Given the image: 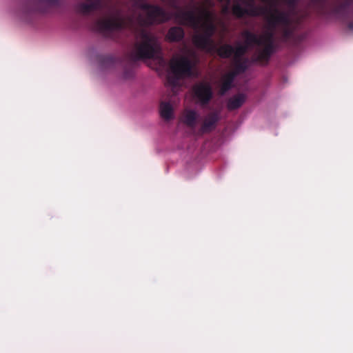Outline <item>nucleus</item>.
Segmentation results:
<instances>
[{
	"label": "nucleus",
	"instance_id": "f257e3e1",
	"mask_svg": "<svg viewBox=\"0 0 353 353\" xmlns=\"http://www.w3.org/2000/svg\"><path fill=\"white\" fill-rule=\"evenodd\" d=\"M309 6L319 16L334 17L343 21L353 18V0H335L330 5L327 0H310Z\"/></svg>",
	"mask_w": 353,
	"mask_h": 353
},
{
	"label": "nucleus",
	"instance_id": "f03ea898",
	"mask_svg": "<svg viewBox=\"0 0 353 353\" xmlns=\"http://www.w3.org/2000/svg\"><path fill=\"white\" fill-rule=\"evenodd\" d=\"M135 38L134 50L130 54L134 61L153 58L161 50L157 37L143 27L137 30Z\"/></svg>",
	"mask_w": 353,
	"mask_h": 353
},
{
	"label": "nucleus",
	"instance_id": "7ed1b4c3",
	"mask_svg": "<svg viewBox=\"0 0 353 353\" xmlns=\"http://www.w3.org/2000/svg\"><path fill=\"white\" fill-rule=\"evenodd\" d=\"M193 67L192 61L188 57H173L169 63L170 73L166 77L167 83L173 89L175 88L181 79L192 76Z\"/></svg>",
	"mask_w": 353,
	"mask_h": 353
},
{
	"label": "nucleus",
	"instance_id": "20e7f679",
	"mask_svg": "<svg viewBox=\"0 0 353 353\" xmlns=\"http://www.w3.org/2000/svg\"><path fill=\"white\" fill-rule=\"evenodd\" d=\"M138 7L145 12V17L139 16V20L141 26H150L161 24L170 19V14L163 8L143 1L139 0Z\"/></svg>",
	"mask_w": 353,
	"mask_h": 353
},
{
	"label": "nucleus",
	"instance_id": "39448f33",
	"mask_svg": "<svg viewBox=\"0 0 353 353\" xmlns=\"http://www.w3.org/2000/svg\"><path fill=\"white\" fill-rule=\"evenodd\" d=\"M232 14L237 19H242L245 16L258 17L265 16L268 18L274 13V9L267 7L256 6L255 0H240L236 1L231 8Z\"/></svg>",
	"mask_w": 353,
	"mask_h": 353
},
{
	"label": "nucleus",
	"instance_id": "423d86ee",
	"mask_svg": "<svg viewBox=\"0 0 353 353\" xmlns=\"http://www.w3.org/2000/svg\"><path fill=\"white\" fill-rule=\"evenodd\" d=\"M199 14H197L194 10H183L179 9L174 14L175 19L183 26L192 27L194 29L199 28L201 21H212V13L206 8H197Z\"/></svg>",
	"mask_w": 353,
	"mask_h": 353
},
{
	"label": "nucleus",
	"instance_id": "0eeeda50",
	"mask_svg": "<svg viewBox=\"0 0 353 353\" xmlns=\"http://www.w3.org/2000/svg\"><path fill=\"white\" fill-rule=\"evenodd\" d=\"M268 21L272 29L279 25L282 26L281 37L283 41H287L293 36L294 30L291 27L292 20L289 12L274 8V13L270 14Z\"/></svg>",
	"mask_w": 353,
	"mask_h": 353
},
{
	"label": "nucleus",
	"instance_id": "6e6552de",
	"mask_svg": "<svg viewBox=\"0 0 353 353\" xmlns=\"http://www.w3.org/2000/svg\"><path fill=\"white\" fill-rule=\"evenodd\" d=\"M199 28L202 29V32L193 37V43L198 48L210 51L213 48L212 37L215 33L216 26L212 21H209L203 22Z\"/></svg>",
	"mask_w": 353,
	"mask_h": 353
},
{
	"label": "nucleus",
	"instance_id": "1a4fd4ad",
	"mask_svg": "<svg viewBox=\"0 0 353 353\" xmlns=\"http://www.w3.org/2000/svg\"><path fill=\"white\" fill-rule=\"evenodd\" d=\"M97 26L101 32H112L123 29L125 27V20L118 13L114 17L98 20Z\"/></svg>",
	"mask_w": 353,
	"mask_h": 353
},
{
	"label": "nucleus",
	"instance_id": "9d476101",
	"mask_svg": "<svg viewBox=\"0 0 353 353\" xmlns=\"http://www.w3.org/2000/svg\"><path fill=\"white\" fill-rule=\"evenodd\" d=\"M77 4V10L83 15H88L91 12L102 10L106 8L108 0H85Z\"/></svg>",
	"mask_w": 353,
	"mask_h": 353
},
{
	"label": "nucleus",
	"instance_id": "9b49d317",
	"mask_svg": "<svg viewBox=\"0 0 353 353\" xmlns=\"http://www.w3.org/2000/svg\"><path fill=\"white\" fill-rule=\"evenodd\" d=\"M195 97L202 105H208L213 97L212 88L208 82H200L193 88Z\"/></svg>",
	"mask_w": 353,
	"mask_h": 353
},
{
	"label": "nucleus",
	"instance_id": "f8f14e48",
	"mask_svg": "<svg viewBox=\"0 0 353 353\" xmlns=\"http://www.w3.org/2000/svg\"><path fill=\"white\" fill-rule=\"evenodd\" d=\"M220 120V114L217 111L210 112L205 118L201 128L199 130L201 134L209 133L213 131L217 123Z\"/></svg>",
	"mask_w": 353,
	"mask_h": 353
},
{
	"label": "nucleus",
	"instance_id": "ddd939ff",
	"mask_svg": "<svg viewBox=\"0 0 353 353\" xmlns=\"http://www.w3.org/2000/svg\"><path fill=\"white\" fill-rule=\"evenodd\" d=\"M37 4L29 10L32 12H46L48 9L59 7L63 0H37Z\"/></svg>",
	"mask_w": 353,
	"mask_h": 353
},
{
	"label": "nucleus",
	"instance_id": "4468645a",
	"mask_svg": "<svg viewBox=\"0 0 353 353\" xmlns=\"http://www.w3.org/2000/svg\"><path fill=\"white\" fill-rule=\"evenodd\" d=\"M185 36L183 29L179 26L171 27L165 35V39L169 42H179L183 40Z\"/></svg>",
	"mask_w": 353,
	"mask_h": 353
},
{
	"label": "nucleus",
	"instance_id": "2eb2a0df",
	"mask_svg": "<svg viewBox=\"0 0 353 353\" xmlns=\"http://www.w3.org/2000/svg\"><path fill=\"white\" fill-rule=\"evenodd\" d=\"M241 34L245 38L243 44L246 45L249 48L253 45L261 46L263 44L261 37L249 30H244Z\"/></svg>",
	"mask_w": 353,
	"mask_h": 353
},
{
	"label": "nucleus",
	"instance_id": "dca6fc26",
	"mask_svg": "<svg viewBox=\"0 0 353 353\" xmlns=\"http://www.w3.org/2000/svg\"><path fill=\"white\" fill-rule=\"evenodd\" d=\"M246 96L245 94L239 93L231 97L227 103L229 110H234L239 108L245 103Z\"/></svg>",
	"mask_w": 353,
	"mask_h": 353
},
{
	"label": "nucleus",
	"instance_id": "f3484780",
	"mask_svg": "<svg viewBox=\"0 0 353 353\" xmlns=\"http://www.w3.org/2000/svg\"><path fill=\"white\" fill-rule=\"evenodd\" d=\"M198 114L195 110H186L183 114L182 121L187 126L194 128L196 126Z\"/></svg>",
	"mask_w": 353,
	"mask_h": 353
},
{
	"label": "nucleus",
	"instance_id": "a211bd4d",
	"mask_svg": "<svg viewBox=\"0 0 353 353\" xmlns=\"http://www.w3.org/2000/svg\"><path fill=\"white\" fill-rule=\"evenodd\" d=\"M159 112L161 118L165 121H170L174 118V110L169 102H161Z\"/></svg>",
	"mask_w": 353,
	"mask_h": 353
},
{
	"label": "nucleus",
	"instance_id": "6ab92c4d",
	"mask_svg": "<svg viewBox=\"0 0 353 353\" xmlns=\"http://www.w3.org/2000/svg\"><path fill=\"white\" fill-rule=\"evenodd\" d=\"M262 46L264 47L255 59V61H268L274 52V46L270 44H263Z\"/></svg>",
	"mask_w": 353,
	"mask_h": 353
},
{
	"label": "nucleus",
	"instance_id": "aec40b11",
	"mask_svg": "<svg viewBox=\"0 0 353 353\" xmlns=\"http://www.w3.org/2000/svg\"><path fill=\"white\" fill-rule=\"evenodd\" d=\"M248 59H233V71L236 75L244 73L248 68Z\"/></svg>",
	"mask_w": 353,
	"mask_h": 353
},
{
	"label": "nucleus",
	"instance_id": "412c9836",
	"mask_svg": "<svg viewBox=\"0 0 353 353\" xmlns=\"http://www.w3.org/2000/svg\"><path fill=\"white\" fill-rule=\"evenodd\" d=\"M234 47L228 43L223 44L216 48L218 56L222 59H228L233 55Z\"/></svg>",
	"mask_w": 353,
	"mask_h": 353
},
{
	"label": "nucleus",
	"instance_id": "4be33fe9",
	"mask_svg": "<svg viewBox=\"0 0 353 353\" xmlns=\"http://www.w3.org/2000/svg\"><path fill=\"white\" fill-rule=\"evenodd\" d=\"M249 48L246 45L238 43L236 46L234 48L233 55L234 59H243V56L248 51Z\"/></svg>",
	"mask_w": 353,
	"mask_h": 353
},
{
	"label": "nucleus",
	"instance_id": "5701e85b",
	"mask_svg": "<svg viewBox=\"0 0 353 353\" xmlns=\"http://www.w3.org/2000/svg\"><path fill=\"white\" fill-rule=\"evenodd\" d=\"M261 37L263 39V44H270L272 46H274V33L272 30L268 32L264 36Z\"/></svg>",
	"mask_w": 353,
	"mask_h": 353
},
{
	"label": "nucleus",
	"instance_id": "b1692460",
	"mask_svg": "<svg viewBox=\"0 0 353 353\" xmlns=\"http://www.w3.org/2000/svg\"><path fill=\"white\" fill-rule=\"evenodd\" d=\"M232 87V84L230 82L225 81L223 79V82L221 83L220 93L221 94H224L226 92L231 89Z\"/></svg>",
	"mask_w": 353,
	"mask_h": 353
},
{
	"label": "nucleus",
	"instance_id": "393cba45",
	"mask_svg": "<svg viewBox=\"0 0 353 353\" xmlns=\"http://www.w3.org/2000/svg\"><path fill=\"white\" fill-rule=\"evenodd\" d=\"M236 76L237 75L232 70V71L228 72L226 74H225L223 76V79L225 80V81L230 82V83L232 84V83Z\"/></svg>",
	"mask_w": 353,
	"mask_h": 353
},
{
	"label": "nucleus",
	"instance_id": "a878e982",
	"mask_svg": "<svg viewBox=\"0 0 353 353\" xmlns=\"http://www.w3.org/2000/svg\"><path fill=\"white\" fill-rule=\"evenodd\" d=\"M230 10V3H224L222 5L221 12L223 14H227Z\"/></svg>",
	"mask_w": 353,
	"mask_h": 353
},
{
	"label": "nucleus",
	"instance_id": "bb28decb",
	"mask_svg": "<svg viewBox=\"0 0 353 353\" xmlns=\"http://www.w3.org/2000/svg\"><path fill=\"white\" fill-rule=\"evenodd\" d=\"M263 1L270 3V7L268 8L269 9L273 10V9H274V8H277L278 0H263Z\"/></svg>",
	"mask_w": 353,
	"mask_h": 353
},
{
	"label": "nucleus",
	"instance_id": "cd10ccee",
	"mask_svg": "<svg viewBox=\"0 0 353 353\" xmlns=\"http://www.w3.org/2000/svg\"><path fill=\"white\" fill-rule=\"evenodd\" d=\"M299 0H286L287 5L292 9H294L298 3Z\"/></svg>",
	"mask_w": 353,
	"mask_h": 353
},
{
	"label": "nucleus",
	"instance_id": "c85d7f7f",
	"mask_svg": "<svg viewBox=\"0 0 353 353\" xmlns=\"http://www.w3.org/2000/svg\"><path fill=\"white\" fill-rule=\"evenodd\" d=\"M204 4L205 6L208 7L207 8H208V9L212 8L214 6V3L213 0H205Z\"/></svg>",
	"mask_w": 353,
	"mask_h": 353
},
{
	"label": "nucleus",
	"instance_id": "c756f323",
	"mask_svg": "<svg viewBox=\"0 0 353 353\" xmlns=\"http://www.w3.org/2000/svg\"><path fill=\"white\" fill-rule=\"evenodd\" d=\"M103 63H112L114 62V58L110 56H106L103 59Z\"/></svg>",
	"mask_w": 353,
	"mask_h": 353
},
{
	"label": "nucleus",
	"instance_id": "7c9ffc66",
	"mask_svg": "<svg viewBox=\"0 0 353 353\" xmlns=\"http://www.w3.org/2000/svg\"><path fill=\"white\" fill-rule=\"evenodd\" d=\"M168 3L172 7V8H179L178 6H177V3H176V1L177 0H168Z\"/></svg>",
	"mask_w": 353,
	"mask_h": 353
},
{
	"label": "nucleus",
	"instance_id": "2f4dec72",
	"mask_svg": "<svg viewBox=\"0 0 353 353\" xmlns=\"http://www.w3.org/2000/svg\"><path fill=\"white\" fill-rule=\"evenodd\" d=\"M132 76V71H125L124 73V77L125 79L130 78Z\"/></svg>",
	"mask_w": 353,
	"mask_h": 353
},
{
	"label": "nucleus",
	"instance_id": "473e14b6",
	"mask_svg": "<svg viewBox=\"0 0 353 353\" xmlns=\"http://www.w3.org/2000/svg\"><path fill=\"white\" fill-rule=\"evenodd\" d=\"M220 3H221L222 4H224V3H231V0H218Z\"/></svg>",
	"mask_w": 353,
	"mask_h": 353
},
{
	"label": "nucleus",
	"instance_id": "72a5a7b5",
	"mask_svg": "<svg viewBox=\"0 0 353 353\" xmlns=\"http://www.w3.org/2000/svg\"><path fill=\"white\" fill-rule=\"evenodd\" d=\"M348 28L350 30H353V21H351L348 23Z\"/></svg>",
	"mask_w": 353,
	"mask_h": 353
}]
</instances>
